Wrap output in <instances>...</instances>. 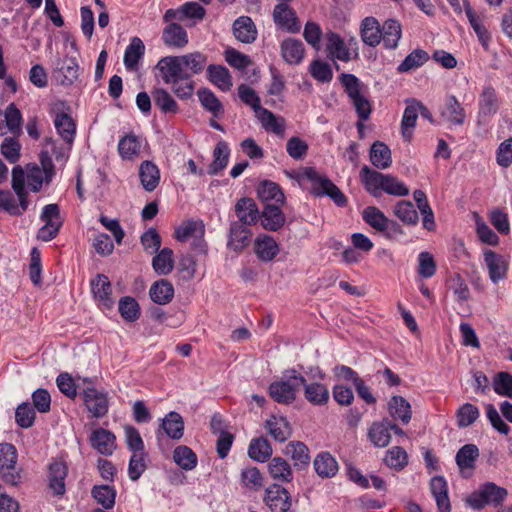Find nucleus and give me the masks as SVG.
<instances>
[{
	"label": "nucleus",
	"instance_id": "obj_19",
	"mask_svg": "<svg viewBox=\"0 0 512 512\" xmlns=\"http://www.w3.org/2000/svg\"><path fill=\"white\" fill-rule=\"evenodd\" d=\"M430 490L436 500L438 512H450L451 504L448 497V486L444 477H433L430 481Z\"/></svg>",
	"mask_w": 512,
	"mask_h": 512
},
{
	"label": "nucleus",
	"instance_id": "obj_18",
	"mask_svg": "<svg viewBox=\"0 0 512 512\" xmlns=\"http://www.w3.org/2000/svg\"><path fill=\"white\" fill-rule=\"evenodd\" d=\"M499 107L496 91L491 86H485L479 98V122L486 121V119L494 115Z\"/></svg>",
	"mask_w": 512,
	"mask_h": 512
},
{
	"label": "nucleus",
	"instance_id": "obj_31",
	"mask_svg": "<svg viewBox=\"0 0 512 512\" xmlns=\"http://www.w3.org/2000/svg\"><path fill=\"white\" fill-rule=\"evenodd\" d=\"M139 177L143 188L152 192L159 184L160 171L153 162L143 161L139 168Z\"/></svg>",
	"mask_w": 512,
	"mask_h": 512
},
{
	"label": "nucleus",
	"instance_id": "obj_36",
	"mask_svg": "<svg viewBox=\"0 0 512 512\" xmlns=\"http://www.w3.org/2000/svg\"><path fill=\"white\" fill-rule=\"evenodd\" d=\"M285 454L290 456L294 466L298 469L307 467L310 463V454L308 447L300 441H292L285 447Z\"/></svg>",
	"mask_w": 512,
	"mask_h": 512
},
{
	"label": "nucleus",
	"instance_id": "obj_24",
	"mask_svg": "<svg viewBox=\"0 0 512 512\" xmlns=\"http://www.w3.org/2000/svg\"><path fill=\"white\" fill-rule=\"evenodd\" d=\"M360 35L362 41L370 46L375 47L382 40L381 26L374 17H366L361 22Z\"/></svg>",
	"mask_w": 512,
	"mask_h": 512
},
{
	"label": "nucleus",
	"instance_id": "obj_23",
	"mask_svg": "<svg viewBox=\"0 0 512 512\" xmlns=\"http://www.w3.org/2000/svg\"><path fill=\"white\" fill-rule=\"evenodd\" d=\"M254 252L261 261L269 262L279 253V246L273 237L263 234L256 238Z\"/></svg>",
	"mask_w": 512,
	"mask_h": 512
},
{
	"label": "nucleus",
	"instance_id": "obj_6",
	"mask_svg": "<svg viewBox=\"0 0 512 512\" xmlns=\"http://www.w3.org/2000/svg\"><path fill=\"white\" fill-rule=\"evenodd\" d=\"M507 496V490L492 482L483 484L477 491L473 492L466 500L468 506L480 510L486 505H499Z\"/></svg>",
	"mask_w": 512,
	"mask_h": 512
},
{
	"label": "nucleus",
	"instance_id": "obj_2",
	"mask_svg": "<svg viewBox=\"0 0 512 512\" xmlns=\"http://www.w3.org/2000/svg\"><path fill=\"white\" fill-rule=\"evenodd\" d=\"M302 383H305L304 376L295 369L287 370L281 380L270 384L269 395L277 403L291 404L296 400V393Z\"/></svg>",
	"mask_w": 512,
	"mask_h": 512
},
{
	"label": "nucleus",
	"instance_id": "obj_62",
	"mask_svg": "<svg viewBox=\"0 0 512 512\" xmlns=\"http://www.w3.org/2000/svg\"><path fill=\"white\" fill-rule=\"evenodd\" d=\"M119 312L124 320L134 322L140 317V306L134 298L125 296L119 301Z\"/></svg>",
	"mask_w": 512,
	"mask_h": 512
},
{
	"label": "nucleus",
	"instance_id": "obj_20",
	"mask_svg": "<svg viewBox=\"0 0 512 512\" xmlns=\"http://www.w3.org/2000/svg\"><path fill=\"white\" fill-rule=\"evenodd\" d=\"M79 76V65L76 58L65 57L57 65L56 77L64 86L72 85Z\"/></svg>",
	"mask_w": 512,
	"mask_h": 512
},
{
	"label": "nucleus",
	"instance_id": "obj_41",
	"mask_svg": "<svg viewBox=\"0 0 512 512\" xmlns=\"http://www.w3.org/2000/svg\"><path fill=\"white\" fill-rule=\"evenodd\" d=\"M273 453L270 442L264 437H258L251 440L248 448V455L257 462L267 461Z\"/></svg>",
	"mask_w": 512,
	"mask_h": 512
},
{
	"label": "nucleus",
	"instance_id": "obj_3",
	"mask_svg": "<svg viewBox=\"0 0 512 512\" xmlns=\"http://www.w3.org/2000/svg\"><path fill=\"white\" fill-rule=\"evenodd\" d=\"M340 80L359 120H368L372 112V105L365 94L362 93V85L359 79L353 74H342Z\"/></svg>",
	"mask_w": 512,
	"mask_h": 512
},
{
	"label": "nucleus",
	"instance_id": "obj_38",
	"mask_svg": "<svg viewBox=\"0 0 512 512\" xmlns=\"http://www.w3.org/2000/svg\"><path fill=\"white\" fill-rule=\"evenodd\" d=\"M370 161L378 169H387L392 164L390 148L381 141H375L370 148Z\"/></svg>",
	"mask_w": 512,
	"mask_h": 512
},
{
	"label": "nucleus",
	"instance_id": "obj_44",
	"mask_svg": "<svg viewBox=\"0 0 512 512\" xmlns=\"http://www.w3.org/2000/svg\"><path fill=\"white\" fill-rule=\"evenodd\" d=\"M418 101L412 100L408 103L404 110V114L401 121L402 136L406 141H410L412 138V129L416 125L418 118Z\"/></svg>",
	"mask_w": 512,
	"mask_h": 512
},
{
	"label": "nucleus",
	"instance_id": "obj_52",
	"mask_svg": "<svg viewBox=\"0 0 512 512\" xmlns=\"http://www.w3.org/2000/svg\"><path fill=\"white\" fill-rule=\"evenodd\" d=\"M92 497L104 510L114 507L116 490L108 485H95L91 490Z\"/></svg>",
	"mask_w": 512,
	"mask_h": 512
},
{
	"label": "nucleus",
	"instance_id": "obj_5",
	"mask_svg": "<svg viewBox=\"0 0 512 512\" xmlns=\"http://www.w3.org/2000/svg\"><path fill=\"white\" fill-rule=\"evenodd\" d=\"M205 225L202 220L189 219L182 222L174 231V238L180 242L193 239L192 249L199 254L207 253V243L204 240Z\"/></svg>",
	"mask_w": 512,
	"mask_h": 512
},
{
	"label": "nucleus",
	"instance_id": "obj_58",
	"mask_svg": "<svg viewBox=\"0 0 512 512\" xmlns=\"http://www.w3.org/2000/svg\"><path fill=\"white\" fill-rule=\"evenodd\" d=\"M197 95L202 106L211 112L214 117H220L223 114V106L211 90L207 88L200 89Z\"/></svg>",
	"mask_w": 512,
	"mask_h": 512
},
{
	"label": "nucleus",
	"instance_id": "obj_16",
	"mask_svg": "<svg viewBox=\"0 0 512 512\" xmlns=\"http://www.w3.org/2000/svg\"><path fill=\"white\" fill-rule=\"evenodd\" d=\"M441 116L451 125L461 126L466 120V111L454 95H449L445 99Z\"/></svg>",
	"mask_w": 512,
	"mask_h": 512
},
{
	"label": "nucleus",
	"instance_id": "obj_63",
	"mask_svg": "<svg viewBox=\"0 0 512 512\" xmlns=\"http://www.w3.org/2000/svg\"><path fill=\"white\" fill-rule=\"evenodd\" d=\"M448 285L458 302H465L470 299L469 287L460 274L450 276L448 279Z\"/></svg>",
	"mask_w": 512,
	"mask_h": 512
},
{
	"label": "nucleus",
	"instance_id": "obj_4",
	"mask_svg": "<svg viewBox=\"0 0 512 512\" xmlns=\"http://www.w3.org/2000/svg\"><path fill=\"white\" fill-rule=\"evenodd\" d=\"M303 175L306 179L312 182L311 193L313 195L328 196L340 207L346 205L347 198L341 190L329 178L320 175L315 168H305Z\"/></svg>",
	"mask_w": 512,
	"mask_h": 512
},
{
	"label": "nucleus",
	"instance_id": "obj_14",
	"mask_svg": "<svg viewBox=\"0 0 512 512\" xmlns=\"http://www.w3.org/2000/svg\"><path fill=\"white\" fill-rule=\"evenodd\" d=\"M68 474V468L65 462L53 460L48 468V485L50 490L56 496H63L66 492L65 479Z\"/></svg>",
	"mask_w": 512,
	"mask_h": 512
},
{
	"label": "nucleus",
	"instance_id": "obj_57",
	"mask_svg": "<svg viewBox=\"0 0 512 512\" xmlns=\"http://www.w3.org/2000/svg\"><path fill=\"white\" fill-rule=\"evenodd\" d=\"M364 221L377 231L384 232L388 225V218L382 211L374 206L366 207L362 212Z\"/></svg>",
	"mask_w": 512,
	"mask_h": 512
},
{
	"label": "nucleus",
	"instance_id": "obj_12",
	"mask_svg": "<svg viewBox=\"0 0 512 512\" xmlns=\"http://www.w3.org/2000/svg\"><path fill=\"white\" fill-rule=\"evenodd\" d=\"M273 19L279 28L288 32L298 33L301 29L296 12L287 3H279L274 7Z\"/></svg>",
	"mask_w": 512,
	"mask_h": 512
},
{
	"label": "nucleus",
	"instance_id": "obj_46",
	"mask_svg": "<svg viewBox=\"0 0 512 512\" xmlns=\"http://www.w3.org/2000/svg\"><path fill=\"white\" fill-rule=\"evenodd\" d=\"M145 46L142 40L138 37L132 38L130 44L127 46L124 54V64L127 69L134 70L137 68L138 62L144 55Z\"/></svg>",
	"mask_w": 512,
	"mask_h": 512
},
{
	"label": "nucleus",
	"instance_id": "obj_64",
	"mask_svg": "<svg viewBox=\"0 0 512 512\" xmlns=\"http://www.w3.org/2000/svg\"><path fill=\"white\" fill-rule=\"evenodd\" d=\"M494 391L504 397L512 398V375L508 372H499L493 380Z\"/></svg>",
	"mask_w": 512,
	"mask_h": 512
},
{
	"label": "nucleus",
	"instance_id": "obj_37",
	"mask_svg": "<svg viewBox=\"0 0 512 512\" xmlns=\"http://www.w3.org/2000/svg\"><path fill=\"white\" fill-rule=\"evenodd\" d=\"M234 36L243 43H252L256 39L257 31L251 18L242 16L233 24Z\"/></svg>",
	"mask_w": 512,
	"mask_h": 512
},
{
	"label": "nucleus",
	"instance_id": "obj_56",
	"mask_svg": "<svg viewBox=\"0 0 512 512\" xmlns=\"http://www.w3.org/2000/svg\"><path fill=\"white\" fill-rule=\"evenodd\" d=\"M369 439L377 447H386L391 440L388 422L373 423L368 433Z\"/></svg>",
	"mask_w": 512,
	"mask_h": 512
},
{
	"label": "nucleus",
	"instance_id": "obj_34",
	"mask_svg": "<svg viewBox=\"0 0 512 512\" xmlns=\"http://www.w3.org/2000/svg\"><path fill=\"white\" fill-rule=\"evenodd\" d=\"M381 34L385 48L395 49L402 36L401 24L397 20L388 19L381 26Z\"/></svg>",
	"mask_w": 512,
	"mask_h": 512
},
{
	"label": "nucleus",
	"instance_id": "obj_1",
	"mask_svg": "<svg viewBox=\"0 0 512 512\" xmlns=\"http://www.w3.org/2000/svg\"><path fill=\"white\" fill-rule=\"evenodd\" d=\"M157 64L165 69L167 81H170V77L179 73H187L188 77L191 78L205 69L207 56L201 52L188 53L182 56H166L161 58Z\"/></svg>",
	"mask_w": 512,
	"mask_h": 512
},
{
	"label": "nucleus",
	"instance_id": "obj_11",
	"mask_svg": "<svg viewBox=\"0 0 512 512\" xmlns=\"http://www.w3.org/2000/svg\"><path fill=\"white\" fill-rule=\"evenodd\" d=\"M93 297L102 309H111L114 300L111 297L112 285L104 274H97L90 282Z\"/></svg>",
	"mask_w": 512,
	"mask_h": 512
},
{
	"label": "nucleus",
	"instance_id": "obj_59",
	"mask_svg": "<svg viewBox=\"0 0 512 512\" xmlns=\"http://www.w3.org/2000/svg\"><path fill=\"white\" fill-rule=\"evenodd\" d=\"M258 196L263 201L275 200L276 203H284L285 196L280 186L272 181H263L258 188Z\"/></svg>",
	"mask_w": 512,
	"mask_h": 512
},
{
	"label": "nucleus",
	"instance_id": "obj_48",
	"mask_svg": "<svg viewBox=\"0 0 512 512\" xmlns=\"http://www.w3.org/2000/svg\"><path fill=\"white\" fill-rule=\"evenodd\" d=\"M162 428L168 437L178 440L184 433V422L182 416L177 412H170L163 420Z\"/></svg>",
	"mask_w": 512,
	"mask_h": 512
},
{
	"label": "nucleus",
	"instance_id": "obj_53",
	"mask_svg": "<svg viewBox=\"0 0 512 512\" xmlns=\"http://www.w3.org/2000/svg\"><path fill=\"white\" fill-rule=\"evenodd\" d=\"M152 266L159 275L169 274L174 267L173 251L170 248H163L154 256Z\"/></svg>",
	"mask_w": 512,
	"mask_h": 512
},
{
	"label": "nucleus",
	"instance_id": "obj_43",
	"mask_svg": "<svg viewBox=\"0 0 512 512\" xmlns=\"http://www.w3.org/2000/svg\"><path fill=\"white\" fill-rule=\"evenodd\" d=\"M316 473L322 478L333 477L338 471L336 459L328 452L319 454L314 460Z\"/></svg>",
	"mask_w": 512,
	"mask_h": 512
},
{
	"label": "nucleus",
	"instance_id": "obj_21",
	"mask_svg": "<svg viewBox=\"0 0 512 512\" xmlns=\"http://www.w3.org/2000/svg\"><path fill=\"white\" fill-rule=\"evenodd\" d=\"M251 236L252 233L247 225L232 222L229 232L228 247L235 251H241L249 245Z\"/></svg>",
	"mask_w": 512,
	"mask_h": 512
},
{
	"label": "nucleus",
	"instance_id": "obj_17",
	"mask_svg": "<svg viewBox=\"0 0 512 512\" xmlns=\"http://www.w3.org/2000/svg\"><path fill=\"white\" fill-rule=\"evenodd\" d=\"M115 435L104 428H98L91 433V446L102 455H111L115 448Z\"/></svg>",
	"mask_w": 512,
	"mask_h": 512
},
{
	"label": "nucleus",
	"instance_id": "obj_13",
	"mask_svg": "<svg viewBox=\"0 0 512 512\" xmlns=\"http://www.w3.org/2000/svg\"><path fill=\"white\" fill-rule=\"evenodd\" d=\"M156 69L159 71L160 76L165 84L171 85V89L174 94L180 99H188L193 95L194 81L188 77V74L179 73L176 76L170 77V81L165 78L166 71L163 67L156 65Z\"/></svg>",
	"mask_w": 512,
	"mask_h": 512
},
{
	"label": "nucleus",
	"instance_id": "obj_32",
	"mask_svg": "<svg viewBox=\"0 0 512 512\" xmlns=\"http://www.w3.org/2000/svg\"><path fill=\"white\" fill-rule=\"evenodd\" d=\"M265 428L268 433L279 442H285L292 433L290 424L285 417L271 416L267 419Z\"/></svg>",
	"mask_w": 512,
	"mask_h": 512
},
{
	"label": "nucleus",
	"instance_id": "obj_22",
	"mask_svg": "<svg viewBox=\"0 0 512 512\" xmlns=\"http://www.w3.org/2000/svg\"><path fill=\"white\" fill-rule=\"evenodd\" d=\"M235 212L238 222L247 226L255 224L260 216L257 205L251 198H241L235 205Z\"/></svg>",
	"mask_w": 512,
	"mask_h": 512
},
{
	"label": "nucleus",
	"instance_id": "obj_10",
	"mask_svg": "<svg viewBox=\"0 0 512 512\" xmlns=\"http://www.w3.org/2000/svg\"><path fill=\"white\" fill-rule=\"evenodd\" d=\"M264 502L271 512H289L292 506L291 495L277 483L266 488Z\"/></svg>",
	"mask_w": 512,
	"mask_h": 512
},
{
	"label": "nucleus",
	"instance_id": "obj_8",
	"mask_svg": "<svg viewBox=\"0 0 512 512\" xmlns=\"http://www.w3.org/2000/svg\"><path fill=\"white\" fill-rule=\"evenodd\" d=\"M40 218L45 222V225L39 229L37 237L46 242L51 241L57 236L63 224L59 206L57 204L44 206Z\"/></svg>",
	"mask_w": 512,
	"mask_h": 512
},
{
	"label": "nucleus",
	"instance_id": "obj_26",
	"mask_svg": "<svg viewBox=\"0 0 512 512\" xmlns=\"http://www.w3.org/2000/svg\"><path fill=\"white\" fill-rule=\"evenodd\" d=\"M305 399L314 406H323L329 401V390L325 384L319 382L302 383Z\"/></svg>",
	"mask_w": 512,
	"mask_h": 512
},
{
	"label": "nucleus",
	"instance_id": "obj_54",
	"mask_svg": "<svg viewBox=\"0 0 512 512\" xmlns=\"http://www.w3.org/2000/svg\"><path fill=\"white\" fill-rule=\"evenodd\" d=\"M393 212L406 225H416L418 223V212L410 201L401 200L397 202Z\"/></svg>",
	"mask_w": 512,
	"mask_h": 512
},
{
	"label": "nucleus",
	"instance_id": "obj_27",
	"mask_svg": "<svg viewBox=\"0 0 512 512\" xmlns=\"http://www.w3.org/2000/svg\"><path fill=\"white\" fill-rule=\"evenodd\" d=\"M265 230L278 231L285 223V216L276 205L267 204L259 216Z\"/></svg>",
	"mask_w": 512,
	"mask_h": 512
},
{
	"label": "nucleus",
	"instance_id": "obj_40",
	"mask_svg": "<svg viewBox=\"0 0 512 512\" xmlns=\"http://www.w3.org/2000/svg\"><path fill=\"white\" fill-rule=\"evenodd\" d=\"M208 79L222 91H229L232 87V77L229 70L221 65L207 67Z\"/></svg>",
	"mask_w": 512,
	"mask_h": 512
},
{
	"label": "nucleus",
	"instance_id": "obj_15",
	"mask_svg": "<svg viewBox=\"0 0 512 512\" xmlns=\"http://www.w3.org/2000/svg\"><path fill=\"white\" fill-rule=\"evenodd\" d=\"M484 261L489 278L494 284L506 278L508 262L502 255L488 250L484 253Z\"/></svg>",
	"mask_w": 512,
	"mask_h": 512
},
{
	"label": "nucleus",
	"instance_id": "obj_60",
	"mask_svg": "<svg viewBox=\"0 0 512 512\" xmlns=\"http://www.w3.org/2000/svg\"><path fill=\"white\" fill-rule=\"evenodd\" d=\"M154 103L164 113L175 114L179 107L173 97L163 88L155 89L152 93Z\"/></svg>",
	"mask_w": 512,
	"mask_h": 512
},
{
	"label": "nucleus",
	"instance_id": "obj_9",
	"mask_svg": "<svg viewBox=\"0 0 512 512\" xmlns=\"http://www.w3.org/2000/svg\"><path fill=\"white\" fill-rule=\"evenodd\" d=\"M16 462V448L10 443L0 444V471L7 484L16 485L20 481V475L15 471Z\"/></svg>",
	"mask_w": 512,
	"mask_h": 512
},
{
	"label": "nucleus",
	"instance_id": "obj_49",
	"mask_svg": "<svg viewBox=\"0 0 512 512\" xmlns=\"http://www.w3.org/2000/svg\"><path fill=\"white\" fill-rule=\"evenodd\" d=\"M429 60V55L425 50L415 49L399 64L397 71L407 73L423 66Z\"/></svg>",
	"mask_w": 512,
	"mask_h": 512
},
{
	"label": "nucleus",
	"instance_id": "obj_51",
	"mask_svg": "<svg viewBox=\"0 0 512 512\" xmlns=\"http://www.w3.org/2000/svg\"><path fill=\"white\" fill-rule=\"evenodd\" d=\"M390 414L394 418H399L404 424L411 420L410 403L402 396H393L389 401Z\"/></svg>",
	"mask_w": 512,
	"mask_h": 512
},
{
	"label": "nucleus",
	"instance_id": "obj_39",
	"mask_svg": "<svg viewBox=\"0 0 512 512\" xmlns=\"http://www.w3.org/2000/svg\"><path fill=\"white\" fill-rule=\"evenodd\" d=\"M256 117L266 131L280 136L284 135L285 121L283 118H277L271 111L266 108L259 109V111L256 113Z\"/></svg>",
	"mask_w": 512,
	"mask_h": 512
},
{
	"label": "nucleus",
	"instance_id": "obj_35",
	"mask_svg": "<svg viewBox=\"0 0 512 512\" xmlns=\"http://www.w3.org/2000/svg\"><path fill=\"white\" fill-rule=\"evenodd\" d=\"M54 126L66 144L71 146L76 133V124L72 117L67 113H57L54 118Z\"/></svg>",
	"mask_w": 512,
	"mask_h": 512
},
{
	"label": "nucleus",
	"instance_id": "obj_25",
	"mask_svg": "<svg viewBox=\"0 0 512 512\" xmlns=\"http://www.w3.org/2000/svg\"><path fill=\"white\" fill-rule=\"evenodd\" d=\"M305 48L301 40L287 38L281 43V55L284 61L291 65H297L304 58Z\"/></svg>",
	"mask_w": 512,
	"mask_h": 512
},
{
	"label": "nucleus",
	"instance_id": "obj_55",
	"mask_svg": "<svg viewBox=\"0 0 512 512\" xmlns=\"http://www.w3.org/2000/svg\"><path fill=\"white\" fill-rule=\"evenodd\" d=\"M174 462L184 470H192L197 465V456L191 448L181 445L173 452Z\"/></svg>",
	"mask_w": 512,
	"mask_h": 512
},
{
	"label": "nucleus",
	"instance_id": "obj_7",
	"mask_svg": "<svg viewBox=\"0 0 512 512\" xmlns=\"http://www.w3.org/2000/svg\"><path fill=\"white\" fill-rule=\"evenodd\" d=\"M82 395L87 410L95 418H101L108 412L107 395L93 387L92 380L83 379Z\"/></svg>",
	"mask_w": 512,
	"mask_h": 512
},
{
	"label": "nucleus",
	"instance_id": "obj_33",
	"mask_svg": "<svg viewBox=\"0 0 512 512\" xmlns=\"http://www.w3.org/2000/svg\"><path fill=\"white\" fill-rule=\"evenodd\" d=\"M149 295L154 303L165 305L173 299L174 287L168 280L160 279L151 285Z\"/></svg>",
	"mask_w": 512,
	"mask_h": 512
},
{
	"label": "nucleus",
	"instance_id": "obj_42",
	"mask_svg": "<svg viewBox=\"0 0 512 512\" xmlns=\"http://www.w3.org/2000/svg\"><path fill=\"white\" fill-rule=\"evenodd\" d=\"M141 150V142L137 135L130 133L122 137L118 143V152L122 159L132 160Z\"/></svg>",
	"mask_w": 512,
	"mask_h": 512
},
{
	"label": "nucleus",
	"instance_id": "obj_30",
	"mask_svg": "<svg viewBox=\"0 0 512 512\" xmlns=\"http://www.w3.org/2000/svg\"><path fill=\"white\" fill-rule=\"evenodd\" d=\"M162 39L166 45L174 48H183L188 44L187 32L177 23H170L164 28Z\"/></svg>",
	"mask_w": 512,
	"mask_h": 512
},
{
	"label": "nucleus",
	"instance_id": "obj_28",
	"mask_svg": "<svg viewBox=\"0 0 512 512\" xmlns=\"http://www.w3.org/2000/svg\"><path fill=\"white\" fill-rule=\"evenodd\" d=\"M268 473L277 483H289L293 479V471L290 464L281 457H274L268 464Z\"/></svg>",
	"mask_w": 512,
	"mask_h": 512
},
{
	"label": "nucleus",
	"instance_id": "obj_61",
	"mask_svg": "<svg viewBox=\"0 0 512 512\" xmlns=\"http://www.w3.org/2000/svg\"><path fill=\"white\" fill-rule=\"evenodd\" d=\"M480 416L478 407L471 403L460 406L456 412L457 425L459 428H466L477 421Z\"/></svg>",
	"mask_w": 512,
	"mask_h": 512
},
{
	"label": "nucleus",
	"instance_id": "obj_45",
	"mask_svg": "<svg viewBox=\"0 0 512 512\" xmlns=\"http://www.w3.org/2000/svg\"><path fill=\"white\" fill-rule=\"evenodd\" d=\"M479 455V449L475 444H465L458 450L455 460L460 470L473 469Z\"/></svg>",
	"mask_w": 512,
	"mask_h": 512
},
{
	"label": "nucleus",
	"instance_id": "obj_47",
	"mask_svg": "<svg viewBox=\"0 0 512 512\" xmlns=\"http://www.w3.org/2000/svg\"><path fill=\"white\" fill-rule=\"evenodd\" d=\"M326 46L328 52L338 60L347 62L351 59L349 48L338 34L328 33Z\"/></svg>",
	"mask_w": 512,
	"mask_h": 512
},
{
	"label": "nucleus",
	"instance_id": "obj_50",
	"mask_svg": "<svg viewBox=\"0 0 512 512\" xmlns=\"http://www.w3.org/2000/svg\"><path fill=\"white\" fill-rule=\"evenodd\" d=\"M229 155L230 150L227 143L224 141L218 142L213 151L214 160L209 166L208 173L216 175L223 170L227 166Z\"/></svg>",
	"mask_w": 512,
	"mask_h": 512
},
{
	"label": "nucleus",
	"instance_id": "obj_29",
	"mask_svg": "<svg viewBox=\"0 0 512 512\" xmlns=\"http://www.w3.org/2000/svg\"><path fill=\"white\" fill-rule=\"evenodd\" d=\"M361 180L366 190L374 197L381 195L380 190L383 188L386 174L372 170L368 166H363L360 171Z\"/></svg>",
	"mask_w": 512,
	"mask_h": 512
}]
</instances>
